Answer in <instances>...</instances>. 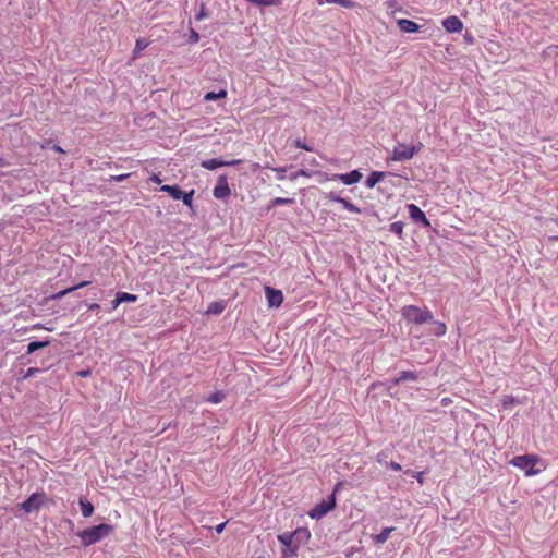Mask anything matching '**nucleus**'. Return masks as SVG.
Segmentation results:
<instances>
[{
    "label": "nucleus",
    "instance_id": "23",
    "mask_svg": "<svg viewBox=\"0 0 558 558\" xmlns=\"http://www.w3.org/2000/svg\"><path fill=\"white\" fill-rule=\"evenodd\" d=\"M251 3H254L259 7H279L282 4L283 0H247Z\"/></svg>",
    "mask_w": 558,
    "mask_h": 558
},
{
    "label": "nucleus",
    "instance_id": "46",
    "mask_svg": "<svg viewBox=\"0 0 558 558\" xmlns=\"http://www.w3.org/2000/svg\"><path fill=\"white\" fill-rule=\"evenodd\" d=\"M129 175L130 174H120V175L114 177V180L118 181V182H121L124 179H126Z\"/></svg>",
    "mask_w": 558,
    "mask_h": 558
},
{
    "label": "nucleus",
    "instance_id": "52",
    "mask_svg": "<svg viewBox=\"0 0 558 558\" xmlns=\"http://www.w3.org/2000/svg\"><path fill=\"white\" fill-rule=\"evenodd\" d=\"M203 17V12H201L198 15H197V19L201 20Z\"/></svg>",
    "mask_w": 558,
    "mask_h": 558
},
{
    "label": "nucleus",
    "instance_id": "41",
    "mask_svg": "<svg viewBox=\"0 0 558 558\" xmlns=\"http://www.w3.org/2000/svg\"><path fill=\"white\" fill-rule=\"evenodd\" d=\"M296 172H298L299 177L311 178V172H308V171H306L304 169H301V170H299Z\"/></svg>",
    "mask_w": 558,
    "mask_h": 558
},
{
    "label": "nucleus",
    "instance_id": "3",
    "mask_svg": "<svg viewBox=\"0 0 558 558\" xmlns=\"http://www.w3.org/2000/svg\"><path fill=\"white\" fill-rule=\"evenodd\" d=\"M401 315L408 323L422 325L433 320V313L427 308L416 305H405L401 308Z\"/></svg>",
    "mask_w": 558,
    "mask_h": 558
},
{
    "label": "nucleus",
    "instance_id": "21",
    "mask_svg": "<svg viewBox=\"0 0 558 558\" xmlns=\"http://www.w3.org/2000/svg\"><path fill=\"white\" fill-rule=\"evenodd\" d=\"M392 531H395L393 526L383 529V531L379 534L374 536L375 543H378V544L385 543L389 538L390 533Z\"/></svg>",
    "mask_w": 558,
    "mask_h": 558
},
{
    "label": "nucleus",
    "instance_id": "29",
    "mask_svg": "<svg viewBox=\"0 0 558 558\" xmlns=\"http://www.w3.org/2000/svg\"><path fill=\"white\" fill-rule=\"evenodd\" d=\"M193 195H194V190H191L190 192H183L181 191V198L183 201V204L186 205L187 207L192 208L193 207Z\"/></svg>",
    "mask_w": 558,
    "mask_h": 558
},
{
    "label": "nucleus",
    "instance_id": "27",
    "mask_svg": "<svg viewBox=\"0 0 558 558\" xmlns=\"http://www.w3.org/2000/svg\"><path fill=\"white\" fill-rule=\"evenodd\" d=\"M404 223L402 221H395L390 225V231L398 235L399 239L403 238Z\"/></svg>",
    "mask_w": 558,
    "mask_h": 558
},
{
    "label": "nucleus",
    "instance_id": "49",
    "mask_svg": "<svg viewBox=\"0 0 558 558\" xmlns=\"http://www.w3.org/2000/svg\"><path fill=\"white\" fill-rule=\"evenodd\" d=\"M298 178H299L298 172H293V173H291V174L289 175V179H290L291 181H294V180H296Z\"/></svg>",
    "mask_w": 558,
    "mask_h": 558
},
{
    "label": "nucleus",
    "instance_id": "40",
    "mask_svg": "<svg viewBox=\"0 0 558 558\" xmlns=\"http://www.w3.org/2000/svg\"><path fill=\"white\" fill-rule=\"evenodd\" d=\"M149 180L156 184H161V179L159 178L158 174L156 173H153L149 178Z\"/></svg>",
    "mask_w": 558,
    "mask_h": 558
},
{
    "label": "nucleus",
    "instance_id": "32",
    "mask_svg": "<svg viewBox=\"0 0 558 558\" xmlns=\"http://www.w3.org/2000/svg\"><path fill=\"white\" fill-rule=\"evenodd\" d=\"M225 310L222 302H215L208 306L207 313L220 314Z\"/></svg>",
    "mask_w": 558,
    "mask_h": 558
},
{
    "label": "nucleus",
    "instance_id": "13",
    "mask_svg": "<svg viewBox=\"0 0 558 558\" xmlns=\"http://www.w3.org/2000/svg\"><path fill=\"white\" fill-rule=\"evenodd\" d=\"M408 210H409V216L413 220L421 221L424 227H429L430 226V222L426 218V215L424 214V211L418 206H416L415 204H410V205H408Z\"/></svg>",
    "mask_w": 558,
    "mask_h": 558
},
{
    "label": "nucleus",
    "instance_id": "47",
    "mask_svg": "<svg viewBox=\"0 0 558 558\" xmlns=\"http://www.w3.org/2000/svg\"><path fill=\"white\" fill-rule=\"evenodd\" d=\"M88 308H89L90 311H96V310H99V308H100V306H99V304H97V303H92V304H89Z\"/></svg>",
    "mask_w": 558,
    "mask_h": 558
},
{
    "label": "nucleus",
    "instance_id": "7",
    "mask_svg": "<svg viewBox=\"0 0 558 558\" xmlns=\"http://www.w3.org/2000/svg\"><path fill=\"white\" fill-rule=\"evenodd\" d=\"M46 500L45 493H34L24 502L20 505L21 509L26 513L37 511L41 508Z\"/></svg>",
    "mask_w": 558,
    "mask_h": 558
},
{
    "label": "nucleus",
    "instance_id": "1",
    "mask_svg": "<svg viewBox=\"0 0 558 558\" xmlns=\"http://www.w3.org/2000/svg\"><path fill=\"white\" fill-rule=\"evenodd\" d=\"M311 538V532L306 527H298L293 532L279 534L277 539L282 545L281 558H295L300 548Z\"/></svg>",
    "mask_w": 558,
    "mask_h": 558
},
{
    "label": "nucleus",
    "instance_id": "25",
    "mask_svg": "<svg viewBox=\"0 0 558 558\" xmlns=\"http://www.w3.org/2000/svg\"><path fill=\"white\" fill-rule=\"evenodd\" d=\"M148 41H146L145 39H137L136 43H135V47H134V50H133V59H136L140 57L141 52L147 48L148 46Z\"/></svg>",
    "mask_w": 558,
    "mask_h": 558
},
{
    "label": "nucleus",
    "instance_id": "51",
    "mask_svg": "<svg viewBox=\"0 0 558 558\" xmlns=\"http://www.w3.org/2000/svg\"><path fill=\"white\" fill-rule=\"evenodd\" d=\"M34 328H35V329H40V328H44V326H43L41 324H36V325L34 326Z\"/></svg>",
    "mask_w": 558,
    "mask_h": 558
},
{
    "label": "nucleus",
    "instance_id": "11",
    "mask_svg": "<svg viewBox=\"0 0 558 558\" xmlns=\"http://www.w3.org/2000/svg\"><path fill=\"white\" fill-rule=\"evenodd\" d=\"M240 162H241V160H239V159H233V160H230V161H225V160H221V159H218V158H211V159L203 160L201 162V166H202V168L207 169V170H215V169H217L219 167L235 166V165H239Z\"/></svg>",
    "mask_w": 558,
    "mask_h": 558
},
{
    "label": "nucleus",
    "instance_id": "16",
    "mask_svg": "<svg viewBox=\"0 0 558 558\" xmlns=\"http://www.w3.org/2000/svg\"><path fill=\"white\" fill-rule=\"evenodd\" d=\"M385 177H386L385 172L372 171L365 181V186L367 189H373L378 182L384 180Z\"/></svg>",
    "mask_w": 558,
    "mask_h": 558
},
{
    "label": "nucleus",
    "instance_id": "5",
    "mask_svg": "<svg viewBox=\"0 0 558 558\" xmlns=\"http://www.w3.org/2000/svg\"><path fill=\"white\" fill-rule=\"evenodd\" d=\"M339 487H340V483H338L335 486V489H333V492H332V494H331V496L329 497L328 500L320 501L313 509L310 510L308 515L312 519H317L318 520V519L323 518L324 515H326L329 511L335 509V507H336V497H335V495L338 492Z\"/></svg>",
    "mask_w": 558,
    "mask_h": 558
},
{
    "label": "nucleus",
    "instance_id": "28",
    "mask_svg": "<svg viewBox=\"0 0 558 558\" xmlns=\"http://www.w3.org/2000/svg\"><path fill=\"white\" fill-rule=\"evenodd\" d=\"M116 296L118 298V302H120V303H123V302H135L137 300V295L131 294V293H128V292H118L116 294Z\"/></svg>",
    "mask_w": 558,
    "mask_h": 558
},
{
    "label": "nucleus",
    "instance_id": "30",
    "mask_svg": "<svg viewBox=\"0 0 558 558\" xmlns=\"http://www.w3.org/2000/svg\"><path fill=\"white\" fill-rule=\"evenodd\" d=\"M327 3H336L339 4L345 9H353L356 7V2L353 0H325Z\"/></svg>",
    "mask_w": 558,
    "mask_h": 558
},
{
    "label": "nucleus",
    "instance_id": "19",
    "mask_svg": "<svg viewBox=\"0 0 558 558\" xmlns=\"http://www.w3.org/2000/svg\"><path fill=\"white\" fill-rule=\"evenodd\" d=\"M160 191L168 193L173 199L181 198V189L178 185H161Z\"/></svg>",
    "mask_w": 558,
    "mask_h": 558
},
{
    "label": "nucleus",
    "instance_id": "6",
    "mask_svg": "<svg viewBox=\"0 0 558 558\" xmlns=\"http://www.w3.org/2000/svg\"><path fill=\"white\" fill-rule=\"evenodd\" d=\"M420 146H409L404 143H398L391 153L390 159L393 161H403V160H410L413 158L415 154H417L421 149Z\"/></svg>",
    "mask_w": 558,
    "mask_h": 558
},
{
    "label": "nucleus",
    "instance_id": "31",
    "mask_svg": "<svg viewBox=\"0 0 558 558\" xmlns=\"http://www.w3.org/2000/svg\"><path fill=\"white\" fill-rule=\"evenodd\" d=\"M293 203H294V199H293V198L275 197V198L270 202V207L279 206V205H290V204H293Z\"/></svg>",
    "mask_w": 558,
    "mask_h": 558
},
{
    "label": "nucleus",
    "instance_id": "14",
    "mask_svg": "<svg viewBox=\"0 0 558 558\" xmlns=\"http://www.w3.org/2000/svg\"><path fill=\"white\" fill-rule=\"evenodd\" d=\"M442 26L448 33H459L463 28V23L458 16H449L442 21Z\"/></svg>",
    "mask_w": 558,
    "mask_h": 558
},
{
    "label": "nucleus",
    "instance_id": "17",
    "mask_svg": "<svg viewBox=\"0 0 558 558\" xmlns=\"http://www.w3.org/2000/svg\"><path fill=\"white\" fill-rule=\"evenodd\" d=\"M78 505L81 507L82 515L84 518H89L94 513V506L86 498L81 497L78 500Z\"/></svg>",
    "mask_w": 558,
    "mask_h": 558
},
{
    "label": "nucleus",
    "instance_id": "18",
    "mask_svg": "<svg viewBox=\"0 0 558 558\" xmlns=\"http://www.w3.org/2000/svg\"><path fill=\"white\" fill-rule=\"evenodd\" d=\"M417 378H418V376L415 372L404 371V372H401L400 375L393 379V385H399L400 383L405 381V380L414 381Z\"/></svg>",
    "mask_w": 558,
    "mask_h": 558
},
{
    "label": "nucleus",
    "instance_id": "36",
    "mask_svg": "<svg viewBox=\"0 0 558 558\" xmlns=\"http://www.w3.org/2000/svg\"><path fill=\"white\" fill-rule=\"evenodd\" d=\"M294 146H295L296 148H301V149H304V150H306V151H312V150H313V148H312V147L307 146V145H306V143H305V142H303L302 140H300V138H298V140H295V141H294Z\"/></svg>",
    "mask_w": 558,
    "mask_h": 558
},
{
    "label": "nucleus",
    "instance_id": "48",
    "mask_svg": "<svg viewBox=\"0 0 558 558\" xmlns=\"http://www.w3.org/2000/svg\"><path fill=\"white\" fill-rule=\"evenodd\" d=\"M121 303L118 302V298L116 296L114 300L112 301V310H116Z\"/></svg>",
    "mask_w": 558,
    "mask_h": 558
},
{
    "label": "nucleus",
    "instance_id": "9",
    "mask_svg": "<svg viewBox=\"0 0 558 558\" xmlns=\"http://www.w3.org/2000/svg\"><path fill=\"white\" fill-rule=\"evenodd\" d=\"M325 198H327L329 202H335V203L341 204L344 209H347V210H349L351 213L361 214V208L360 207H357L355 204H353L349 199H345V198L339 196L335 192L327 193L325 195Z\"/></svg>",
    "mask_w": 558,
    "mask_h": 558
},
{
    "label": "nucleus",
    "instance_id": "43",
    "mask_svg": "<svg viewBox=\"0 0 558 558\" xmlns=\"http://www.w3.org/2000/svg\"><path fill=\"white\" fill-rule=\"evenodd\" d=\"M80 377H87L90 375V369H82L77 373Z\"/></svg>",
    "mask_w": 558,
    "mask_h": 558
},
{
    "label": "nucleus",
    "instance_id": "20",
    "mask_svg": "<svg viewBox=\"0 0 558 558\" xmlns=\"http://www.w3.org/2000/svg\"><path fill=\"white\" fill-rule=\"evenodd\" d=\"M50 344L49 340L45 341H32L27 344V354L34 353L35 351L39 349L47 348Z\"/></svg>",
    "mask_w": 558,
    "mask_h": 558
},
{
    "label": "nucleus",
    "instance_id": "50",
    "mask_svg": "<svg viewBox=\"0 0 558 558\" xmlns=\"http://www.w3.org/2000/svg\"><path fill=\"white\" fill-rule=\"evenodd\" d=\"M53 149H54L56 151H58V153H64V150H63L60 146H58V145H56V146L53 147Z\"/></svg>",
    "mask_w": 558,
    "mask_h": 558
},
{
    "label": "nucleus",
    "instance_id": "2",
    "mask_svg": "<svg viewBox=\"0 0 558 558\" xmlns=\"http://www.w3.org/2000/svg\"><path fill=\"white\" fill-rule=\"evenodd\" d=\"M113 532V525L101 523L78 532L82 545L87 547L98 543L102 538L109 536Z\"/></svg>",
    "mask_w": 558,
    "mask_h": 558
},
{
    "label": "nucleus",
    "instance_id": "38",
    "mask_svg": "<svg viewBox=\"0 0 558 558\" xmlns=\"http://www.w3.org/2000/svg\"><path fill=\"white\" fill-rule=\"evenodd\" d=\"M39 372H40V369L38 367H29L26 371V373L24 375V378H29V377L34 376L35 374H37Z\"/></svg>",
    "mask_w": 558,
    "mask_h": 558
},
{
    "label": "nucleus",
    "instance_id": "24",
    "mask_svg": "<svg viewBox=\"0 0 558 558\" xmlns=\"http://www.w3.org/2000/svg\"><path fill=\"white\" fill-rule=\"evenodd\" d=\"M432 322H433L432 333L437 337L444 336L447 331V326L444 323L438 322V320H432Z\"/></svg>",
    "mask_w": 558,
    "mask_h": 558
},
{
    "label": "nucleus",
    "instance_id": "4",
    "mask_svg": "<svg viewBox=\"0 0 558 558\" xmlns=\"http://www.w3.org/2000/svg\"><path fill=\"white\" fill-rule=\"evenodd\" d=\"M538 462L539 457L536 454L515 456L510 460V464L523 470L526 476H533L541 472V470L535 469Z\"/></svg>",
    "mask_w": 558,
    "mask_h": 558
},
{
    "label": "nucleus",
    "instance_id": "37",
    "mask_svg": "<svg viewBox=\"0 0 558 558\" xmlns=\"http://www.w3.org/2000/svg\"><path fill=\"white\" fill-rule=\"evenodd\" d=\"M272 171L277 172V179L278 180H284L286 179V172H287V168L284 167H281V168H271Z\"/></svg>",
    "mask_w": 558,
    "mask_h": 558
},
{
    "label": "nucleus",
    "instance_id": "10",
    "mask_svg": "<svg viewBox=\"0 0 558 558\" xmlns=\"http://www.w3.org/2000/svg\"><path fill=\"white\" fill-rule=\"evenodd\" d=\"M326 180H339L345 185H352L354 183H357L362 179V173L359 170H353L349 173L344 174H333L331 178L326 177Z\"/></svg>",
    "mask_w": 558,
    "mask_h": 558
},
{
    "label": "nucleus",
    "instance_id": "33",
    "mask_svg": "<svg viewBox=\"0 0 558 558\" xmlns=\"http://www.w3.org/2000/svg\"><path fill=\"white\" fill-rule=\"evenodd\" d=\"M223 399H225V393H223V392H221V391H216V392L211 393V395L207 398V402H210V403H219V402H221Z\"/></svg>",
    "mask_w": 558,
    "mask_h": 558
},
{
    "label": "nucleus",
    "instance_id": "8",
    "mask_svg": "<svg viewBox=\"0 0 558 558\" xmlns=\"http://www.w3.org/2000/svg\"><path fill=\"white\" fill-rule=\"evenodd\" d=\"M231 190L228 184L227 175L221 174L217 179V183L213 190V195L217 199H226L230 196Z\"/></svg>",
    "mask_w": 558,
    "mask_h": 558
},
{
    "label": "nucleus",
    "instance_id": "15",
    "mask_svg": "<svg viewBox=\"0 0 558 558\" xmlns=\"http://www.w3.org/2000/svg\"><path fill=\"white\" fill-rule=\"evenodd\" d=\"M399 28L404 33H415L420 29V25L407 19H400L397 22Z\"/></svg>",
    "mask_w": 558,
    "mask_h": 558
},
{
    "label": "nucleus",
    "instance_id": "42",
    "mask_svg": "<svg viewBox=\"0 0 558 558\" xmlns=\"http://www.w3.org/2000/svg\"><path fill=\"white\" fill-rule=\"evenodd\" d=\"M389 466H390V469H391L392 471H401V469H402V468H401V465H400L398 462H391V463L389 464Z\"/></svg>",
    "mask_w": 558,
    "mask_h": 558
},
{
    "label": "nucleus",
    "instance_id": "35",
    "mask_svg": "<svg viewBox=\"0 0 558 558\" xmlns=\"http://www.w3.org/2000/svg\"><path fill=\"white\" fill-rule=\"evenodd\" d=\"M501 403L505 408H508L512 404L518 403V401L513 396H504Z\"/></svg>",
    "mask_w": 558,
    "mask_h": 558
},
{
    "label": "nucleus",
    "instance_id": "12",
    "mask_svg": "<svg viewBox=\"0 0 558 558\" xmlns=\"http://www.w3.org/2000/svg\"><path fill=\"white\" fill-rule=\"evenodd\" d=\"M265 294L269 306L279 307L283 302V294L280 290L265 287Z\"/></svg>",
    "mask_w": 558,
    "mask_h": 558
},
{
    "label": "nucleus",
    "instance_id": "39",
    "mask_svg": "<svg viewBox=\"0 0 558 558\" xmlns=\"http://www.w3.org/2000/svg\"><path fill=\"white\" fill-rule=\"evenodd\" d=\"M408 473H410V471H407ZM411 474L417 480V482L423 485L424 483V473L423 472H411Z\"/></svg>",
    "mask_w": 558,
    "mask_h": 558
},
{
    "label": "nucleus",
    "instance_id": "44",
    "mask_svg": "<svg viewBox=\"0 0 558 558\" xmlns=\"http://www.w3.org/2000/svg\"><path fill=\"white\" fill-rule=\"evenodd\" d=\"M226 524H227V522H223V523L218 524V525L215 527V531H216L217 533H221V532L225 530Z\"/></svg>",
    "mask_w": 558,
    "mask_h": 558
},
{
    "label": "nucleus",
    "instance_id": "22",
    "mask_svg": "<svg viewBox=\"0 0 558 558\" xmlns=\"http://www.w3.org/2000/svg\"><path fill=\"white\" fill-rule=\"evenodd\" d=\"M89 283H90L89 281H82V282H80L78 284H76L74 287H71V288H68V289H64V290L58 292L54 295V299H61V298L65 296L66 294H69L70 292H72L74 290H77V289H81V288H84V287L88 286Z\"/></svg>",
    "mask_w": 558,
    "mask_h": 558
},
{
    "label": "nucleus",
    "instance_id": "45",
    "mask_svg": "<svg viewBox=\"0 0 558 558\" xmlns=\"http://www.w3.org/2000/svg\"><path fill=\"white\" fill-rule=\"evenodd\" d=\"M191 39H192V41H194V43L198 41V39H199V35H198V33H197V32H195V31H192Z\"/></svg>",
    "mask_w": 558,
    "mask_h": 558
},
{
    "label": "nucleus",
    "instance_id": "26",
    "mask_svg": "<svg viewBox=\"0 0 558 558\" xmlns=\"http://www.w3.org/2000/svg\"><path fill=\"white\" fill-rule=\"evenodd\" d=\"M227 97V90L225 89H221L220 92L218 93H215V92H208L205 96H204V99L206 101H211V100H216V99H222V98H226Z\"/></svg>",
    "mask_w": 558,
    "mask_h": 558
},
{
    "label": "nucleus",
    "instance_id": "34",
    "mask_svg": "<svg viewBox=\"0 0 558 558\" xmlns=\"http://www.w3.org/2000/svg\"><path fill=\"white\" fill-rule=\"evenodd\" d=\"M389 458V452L386 450H381L377 453L376 460L380 464H387V459Z\"/></svg>",
    "mask_w": 558,
    "mask_h": 558
}]
</instances>
